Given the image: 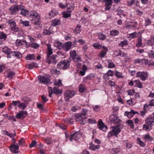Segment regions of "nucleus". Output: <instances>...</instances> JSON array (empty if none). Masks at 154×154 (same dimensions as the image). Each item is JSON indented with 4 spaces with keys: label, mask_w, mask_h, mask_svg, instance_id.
Segmentation results:
<instances>
[{
    "label": "nucleus",
    "mask_w": 154,
    "mask_h": 154,
    "mask_svg": "<svg viewBox=\"0 0 154 154\" xmlns=\"http://www.w3.org/2000/svg\"><path fill=\"white\" fill-rule=\"evenodd\" d=\"M70 62L71 60H62L58 63L57 67L59 69L66 70L69 67Z\"/></svg>",
    "instance_id": "1"
},
{
    "label": "nucleus",
    "mask_w": 154,
    "mask_h": 154,
    "mask_svg": "<svg viewBox=\"0 0 154 154\" xmlns=\"http://www.w3.org/2000/svg\"><path fill=\"white\" fill-rule=\"evenodd\" d=\"M146 123L143 125V129L144 130L149 131L152 129V125L154 123V121L152 120V119L149 118L146 119Z\"/></svg>",
    "instance_id": "2"
},
{
    "label": "nucleus",
    "mask_w": 154,
    "mask_h": 154,
    "mask_svg": "<svg viewBox=\"0 0 154 154\" xmlns=\"http://www.w3.org/2000/svg\"><path fill=\"white\" fill-rule=\"evenodd\" d=\"M51 77L50 75H46L45 76H40L39 78V81L40 82L48 85V84H51Z\"/></svg>",
    "instance_id": "3"
},
{
    "label": "nucleus",
    "mask_w": 154,
    "mask_h": 154,
    "mask_svg": "<svg viewBox=\"0 0 154 154\" xmlns=\"http://www.w3.org/2000/svg\"><path fill=\"white\" fill-rule=\"evenodd\" d=\"M57 56L56 55H53L51 57L48 56V55H47V62L48 63V64L51 63L54 64H55L57 63L58 61L57 59Z\"/></svg>",
    "instance_id": "4"
},
{
    "label": "nucleus",
    "mask_w": 154,
    "mask_h": 154,
    "mask_svg": "<svg viewBox=\"0 0 154 154\" xmlns=\"http://www.w3.org/2000/svg\"><path fill=\"white\" fill-rule=\"evenodd\" d=\"M41 98L42 100V103H39V110L42 112L45 111V109L43 108L44 103L48 101V99L47 98L46 96L44 95H42Z\"/></svg>",
    "instance_id": "5"
},
{
    "label": "nucleus",
    "mask_w": 154,
    "mask_h": 154,
    "mask_svg": "<svg viewBox=\"0 0 154 154\" xmlns=\"http://www.w3.org/2000/svg\"><path fill=\"white\" fill-rule=\"evenodd\" d=\"M20 7H22L21 5H14L11 7L9 8L10 14L11 15L15 14L19 11Z\"/></svg>",
    "instance_id": "6"
},
{
    "label": "nucleus",
    "mask_w": 154,
    "mask_h": 154,
    "mask_svg": "<svg viewBox=\"0 0 154 154\" xmlns=\"http://www.w3.org/2000/svg\"><path fill=\"white\" fill-rule=\"evenodd\" d=\"M75 94V92L72 90L66 91L64 93L65 100L68 101L69 100L68 98H71Z\"/></svg>",
    "instance_id": "7"
},
{
    "label": "nucleus",
    "mask_w": 154,
    "mask_h": 154,
    "mask_svg": "<svg viewBox=\"0 0 154 154\" xmlns=\"http://www.w3.org/2000/svg\"><path fill=\"white\" fill-rule=\"evenodd\" d=\"M8 23L10 24L11 29V30L15 32L19 31V28L16 26V23L14 20H9Z\"/></svg>",
    "instance_id": "8"
},
{
    "label": "nucleus",
    "mask_w": 154,
    "mask_h": 154,
    "mask_svg": "<svg viewBox=\"0 0 154 154\" xmlns=\"http://www.w3.org/2000/svg\"><path fill=\"white\" fill-rule=\"evenodd\" d=\"M110 119L112 123L118 125L121 122V120L119 119V117L117 115L115 114L110 116Z\"/></svg>",
    "instance_id": "9"
},
{
    "label": "nucleus",
    "mask_w": 154,
    "mask_h": 154,
    "mask_svg": "<svg viewBox=\"0 0 154 154\" xmlns=\"http://www.w3.org/2000/svg\"><path fill=\"white\" fill-rule=\"evenodd\" d=\"M10 150L12 152L14 153H19V147L18 145L15 144L11 145L9 146Z\"/></svg>",
    "instance_id": "10"
},
{
    "label": "nucleus",
    "mask_w": 154,
    "mask_h": 154,
    "mask_svg": "<svg viewBox=\"0 0 154 154\" xmlns=\"http://www.w3.org/2000/svg\"><path fill=\"white\" fill-rule=\"evenodd\" d=\"M27 115V112L26 111L22 110L20 111L16 115V117L17 119H23L25 118Z\"/></svg>",
    "instance_id": "11"
},
{
    "label": "nucleus",
    "mask_w": 154,
    "mask_h": 154,
    "mask_svg": "<svg viewBox=\"0 0 154 154\" xmlns=\"http://www.w3.org/2000/svg\"><path fill=\"white\" fill-rule=\"evenodd\" d=\"M88 112V110L85 109H84L80 115H79L76 119V121H82L83 122L84 119H85V116L86 115Z\"/></svg>",
    "instance_id": "12"
},
{
    "label": "nucleus",
    "mask_w": 154,
    "mask_h": 154,
    "mask_svg": "<svg viewBox=\"0 0 154 154\" xmlns=\"http://www.w3.org/2000/svg\"><path fill=\"white\" fill-rule=\"evenodd\" d=\"M30 15L32 17V18L34 19V23L35 24H38V13L35 11H33L30 12Z\"/></svg>",
    "instance_id": "13"
},
{
    "label": "nucleus",
    "mask_w": 154,
    "mask_h": 154,
    "mask_svg": "<svg viewBox=\"0 0 154 154\" xmlns=\"http://www.w3.org/2000/svg\"><path fill=\"white\" fill-rule=\"evenodd\" d=\"M81 135V134L78 132L74 133L70 136V140L72 141L73 140H78Z\"/></svg>",
    "instance_id": "14"
},
{
    "label": "nucleus",
    "mask_w": 154,
    "mask_h": 154,
    "mask_svg": "<svg viewBox=\"0 0 154 154\" xmlns=\"http://www.w3.org/2000/svg\"><path fill=\"white\" fill-rule=\"evenodd\" d=\"M105 2V10L108 11L111 8L110 6L112 4L113 1L112 0H103Z\"/></svg>",
    "instance_id": "15"
},
{
    "label": "nucleus",
    "mask_w": 154,
    "mask_h": 154,
    "mask_svg": "<svg viewBox=\"0 0 154 154\" xmlns=\"http://www.w3.org/2000/svg\"><path fill=\"white\" fill-rule=\"evenodd\" d=\"M98 127L100 129L104 131L107 128L106 126L104 125L101 119H99L98 121Z\"/></svg>",
    "instance_id": "16"
},
{
    "label": "nucleus",
    "mask_w": 154,
    "mask_h": 154,
    "mask_svg": "<svg viewBox=\"0 0 154 154\" xmlns=\"http://www.w3.org/2000/svg\"><path fill=\"white\" fill-rule=\"evenodd\" d=\"M137 112H135L133 110H131L130 112H125V115L127 116L129 118H131L135 114H138Z\"/></svg>",
    "instance_id": "17"
},
{
    "label": "nucleus",
    "mask_w": 154,
    "mask_h": 154,
    "mask_svg": "<svg viewBox=\"0 0 154 154\" xmlns=\"http://www.w3.org/2000/svg\"><path fill=\"white\" fill-rule=\"evenodd\" d=\"M114 75L113 72L110 70L108 71L105 74L103 75V78L105 79H109V76H112Z\"/></svg>",
    "instance_id": "18"
},
{
    "label": "nucleus",
    "mask_w": 154,
    "mask_h": 154,
    "mask_svg": "<svg viewBox=\"0 0 154 154\" xmlns=\"http://www.w3.org/2000/svg\"><path fill=\"white\" fill-rule=\"evenodd\" d=\"M72 42H66L63 46V49L66 51H67L70 50L72 46Z\"/></svg>",
    "instance_id": "19"
},
{
    "label": "nucleus",
    "mask_w": 154,
    "mask_h": 154,
    "mask_svg": "<svg viewBox=\"0 0 154 154\" xmlns=\"http://www.w3.org/2000/svg\"><path fill=\"white\" fill-rule=\"evenodd\" d=\"M2 52L6 54H11L12 51L11 48L8 46L2 47Z\"/></svg>",
    "instance_id": "20"
},
{
    "label": "nucleus",
    "mask_w": 154,
    "mask_h": 154,
    "mask_svg": "<svg viewBox=\"0 0 154 154\" xmlns=\"http://www.w3.org/2000/svg\"><path fill=\"white\" fill-rule=\"evenodd\" d=\"M112 130L114 133V135L117 137L118 134L121 131L120 128H119V127L116 126L112 127Z\"/></svg>",
    "instance_id": "21"
},
{
    "label": "nucleus",
    "mask_w": 154,
    "mask_h": 154,
    "mask_svg": "<svg viewBox=\"0 0 154 154\" xmlns=\"http://www.w3.org/2000/svg\"><path fill=\"white\" fill-rule=\"evenodd\" d=\"M139 2L138 0H131L128 2V5L129 6H131L134 4L137 6H139Z\"/></svg>",
    "instance_id": "22"
},
{
    "label": "nucleus",
    "mask_w": 154,
    "mask_h": 154,
    "mask_svg": "<svg viewBox=\"0 0 154 154\" xmlns=\"http://www.w3.org/2000/svg\"><path fill=\"white\" fill-rule=\"evenodd\" d=\"M53 32V31L52 30V28L50 27L48 29H45L44 30L43 32V34L44 35H49L52 34Z\"/></svg>",
    "instance_id": "23"
},
{
    "label": "nucleus",
    "mask_w": 154,
    "mask_h": 154,
    "mask_svg": "<svg viewBox=\"0 0 154 154\" xmlns=\"http://www.w3.org/2000/svg\"><path fill=\"white\" fill-rule=\"evenodd\" d=\"M21 7L20 8L21 10L20 14L24 16H26L28 14V11L24 9V6L21 5Z\"/></svg>",
    "instance_id": "24"
},
{
    "label": "nucleus",
    "mask_w": 154,
    "mask_h": 154,
    "mask_svg": "<svg viewBox=\"0 0 154 154\" xmlns=\"http://www.w3.org/2000/svg\"><path fill=\"white\" fill-rule=\"evenodd\" d=\"M66 5H67L66 7L67 8V11L69 12H71L74 9V5L72 3H66Z\"/></svg>",
    "instance_id": "25"
},
{
    "label": "nucleus",
    "mask_w": 154,
    "mask_h": 154,
    "mask_svg": "<svg viewBox=\"0 0 154 154\" xmlns=\"http://www.w3.org/2000/svg\"><path fill=\"white\" fill-rule=\"evenodd\" d=\"M61 23L60 20L58 19H54L52 22V25L53 26H56L59 25Z\"/></svg>",
    "instance_id": "26"
},
{
    "label": "nucleus",
    "mask_w": 154,
    "mask_h": 154,
    "mask_svg": "<svg viewBox=\"0 0 154 154\" xmlns=\"http://www.w3.org/2000/svg\"><path fill=\"white\" fill-rule=\"evenodd\" d=\"M15 43L17 46H19L20 45H23L24 44H26V42L25 41L17 39Z\"/></svg>",
    "instance_id": "27"
},
{
    "label": "nucleus",
    "mask_w": 154,
    "mask_h": 154,
    "mask_svg": "<svg viewBox=\"0 0 154 154\" xmlns=\"http://www.w3.org/2000/svg\"><path fill=\"white\" fill-rule=\"evenodd\" d=\"M146 43L149 45H154V35L151 36V39L147 41Z\"/></svg>",
    "instance_id": "28"
},
{
    "label": "nucleus",
    "mask_w": 154,
    "mask_h": 154,
    "mask_svg": "<svg viewBox=\"0 0 154 154\" xmlns=\"http://www.w3.org/2000/svg\"><path fill=\"white\" fill-rule=\"evenodd\" d=\"M11 55L14 56L16 57L20 58L22 57V55L18 51H12L11 53Z\"/></svg>",
    "instance_id": "29"
},
{
    "label": "nucleus",
    "mask_w": 154,
    "mask_h": 154,
    "mask_svg": "<svg viewBox=\"0 0 154 154\" xmlns=\"http://www.w3.org/2000/svg\"><path fill=\"white\" fill-rule=\"evenodd\" d=\"M37 67L38 64L34 62L31 63L27 66V68L30 69H32L33 68H37Z\"/></svg>",
    "instance_id": "30"
},
{
    "label": "nucleus",
    "mask_w": 154,
    "mask_h": 154,
    "mask_svg": "<svg viewBox=\"0 0 154 154\" xmlns=\"http://www.w3.org/2000/svg\"><path fill=\"white\" fill-rule=\"evenodd\" d=\"M53 92L56 95L61 94L62 91L61 90L59 89L58 88L54 87L53 89Z\"/></svg>",
    "instance_id": "31"
},
{
    "label": "nucleus",
    "mask_w": 154,
    "mask_h": 154,
    "mask_svg": "<svg viewBox=\"0 0 154 154\" xmlns=\"http://www.w3.org/2000/svg\"><path fill=\"white\" fill-rule=\"evenodd\" d=\"M134 83L135 84V86L136 87H138L139 88H143V85L140 82L139 80H135L134 81Z\"/></svg>",
    "instance_id": "32"
},
{
    "label": "nucleus",
    "mask_w": 154,
    "mask_h": 154,
    "mask_svg": "<svg viewBox=\"0 0 154 154\" xmlns=\"http://www.w3.org/2000/svg\"><path fill=\"white\" fill-rule=\"evenodd\" d=\"M62 14L63 17L64 18H67L70 17L71 16V12H69L67 11L63 12L62 13Z\"/></svg>",
    "instance_id": "33"
},
{
    "label": "nucleus",
    "mask_w": 154,
    "mask_h": 154,
    "mask_svg": "<svg viewBox=\"0 0 154 154\" xmlns=\"http://www.w3.org/2000/svg\"><path fill=\"white\" fill-rule=\"evenodd\" d=\"M35 56L34 54H29L26 56L25 57V58L26 60H34L35 59Z\"/></svg>",
    "instance_id": "34"
},
{
    "label": "nucleus",
    "mask_w": 154,
    "mask_h": 154,
    "mask_svg": "<svg viewBox=\"0 0 154 154\" xmlns=\"http://www.w3.org/2000/svg\"><path fill=\"white\" fill-rule=\"evenodd\" d=\"M103 50L102 51L100 54V55L102 57H104L106 54V52L108 51V48L105 47H103Z\"/></svg>",
    "instance_id": "35"
},
{
    "label": "nucleus",
    "mask_w": 154,
    "mask_h": 154,
    "mask_svg": "<svg viewBox=\"0 0 154 154\" xmlns=\"http://www.w3.org/2000/svg\"><path fill=\"white\" fill-rule=\"evenodd\" d=\"M86 89V87L83 84H81L79 86V90L80 92L83 93Z\"/></svg>",
    "instance_id": "36"
},
{
    "label": "nucleus",
    "mask_w": 154,
    "mask_h": 154,
    "mask_svg": "<svg viewBox=\"0 0 154 154\" xmlns=\"http://www.w3.org/2000/svg\"><path fill=\"white\" fill-rule=\"evenodd\" d=\"M43 147L42 144H39V152L41 154H45V149L43 148Z\"/></svg>",
    "instance_id": "37"
},
{
    "label": "nucleus",
    "mask_w": 154,
    "mask_h": 154,
    "mask_svg": "<svg viewBox=\"0 0 154 154\" xmlns=\"http://www.w3.org/2000/svg\"><path fill=\"white\" fill-rule=\"evenodd\" d=\"M54 84L55 85H56L59 87H60L62 85L61 80L60 79L58 80L55 79L54 80Z\"/></svg>",
    "instance_id": "38"
},
{
    "label": "nucleus",
    "mask_w": 154,
    "mask_h": 154,
    "mask_svg": "<svg viewBox=\"0 0 154 154\" xmlns=\"http://www.w3.org/2000/svg\"><path fill=\"white\" fill-rule=\"evenodd\" d=\"M47 51H48V55H49L48 56L52 54L53 52L52 49L51 47V45L50 44H48L47 45Z\"/></svg>",
    "instance_id": "39"
},
{
    "label": "nucleus",
    "mask_w": 154,
    "mask_h": 154,
    "mask_svg": "<svg viewBox=\"0 0 154 154\" xmlns=\"http://www.w3.org/2000/svg\"><path fill=\"white\" fill-rule=\"evenodd\" d=\"M144 139L146 140L149 141H151L153 140V138L151 137L149 134H145L144 137Z\"/></svg>",
    "instance_id": "40"
},
{
    "label": "nucleus",
    "mask_w": 154,
    "mask_h": 154,
    "mask_svg": "<svg viewBox=\"0 0 154 154\" xmlns=\"http://www.w3.org/2000/svg\"><path fill=\"white\" fill-rule=\"evenodd\" d=\"M100 146L99 145L95 146L94 145L90 146L89 147V148L92 150L94 151L96 149H99Z\"/></svg>",
    "instance_id": "41"
},
{
    "label": "nucleus",
    "mask_w": 154,
    "mask_h": 154,
    "mask_svg": "<svg viewBox=\"0 0 154 154\" xmlns=\"http://www.w3.org/2000/svg\"><path fill=\"white\" fill-rule=\"evenodd\" d=\"M142 45V37L141 36H140L138 38L137 43L136 44V46L137 47H140Z\"/></svg>",
    "instance_id": "42"
},
{
    "label": "nucleus",
    "mask_w": 154,
    "mask_h": 154,
    "mask_svg": "<svg viewBox=\"0 0 154 154\" xmlns=\"http://www.w3.org/2000/svg\"><path fill=\"white\" fill-rule=\"evenodd\" d=\"M115 75L118 78H123L124 77V76L122 75L121 73L117 71L115 73Z\"/></svg>",
    "instance_id": "43"
},
{
    "label": "nucleus",
    "mask_w": 154,
    "mask_h": 154,
    "mask_svg": "<svg viewBox=\"0 0 154 154\" xmlns=\"http://www.w3.org/2000/svg\"><path fill=\"white\" fill-rule=\"evenodd\" d=\"M119 33V32L116 30H112L110 31V35L112 36H115L117 35Z\"/></svg>",
    "instance_id": "44"
},
{
    "label": "nucleus",
    "mask_w": 154,
    "mask_h": 154,
    "mask_svg": "<svg viewBox=\"0 0 154 154\" xmlns=\"http://www.w3.org/2000/svg\"><path fill=\"white\" fill-rule=\"evenodd\" d=\"M97 35L99 38L100 40H103L105 39L106 37L105 35L101 33H99L97 34Z\"/></svg>",
    "instance_id": "45"
},
{
    "label": "nucleus",
    "mask_w": 154,
    "mask_h": 154,
    "mask_svg": "<svg viewBox=\"0 0 154 154\" xmlns=\"http://www.w3.org/2000/svg\"><path fill=\"white\" fill-rule=\"evenodd\" d=\"M57 14V12L55 10H52L49 13V15L51 17H54Z\"/></svg>",
    "instance_id": "46"
},
{
    "label": "nucleus",
    "mask_w": 154,
    "mask_h": 154,
    "mask_svg": "<svg viewBox=\"0 0 154 154\" xmlns=\"http://www.w3.org/2000/svg\"><path fill=\"white\" fill-rule=\"evenodd\" d=\"M7 37V35L3 32H0V39L6 40Z\"/></svg>",
    "instance_id": "47"
},
{
    "label": "nucleus",
    "mask_w": 154,
    "mask_h": 154,
    "mask_svg": "<svg viewBox=\"0 0 154 154\" xmlns=\"http://www.w3.org/2000/svg\"><path fill=\"white\" fill-rule=\"evenodd\" d=\"M54 45V47L59 48H60L62 47L61 43L58 41H56Z\"/></svg>",
    "instance_id": "48"
},
{
    "label": "nucleus",
    "mask_w": 154,
    "mask_h": 154,
    "mask_svg": "<svg viewBox=\"0 0 154 154\" xmlns=\"http://www.w3.org/2000/svg\"><path fill=\"white\" fill-rule=\"evenodd\" d=\"M81 26L78 25L75 28V30L74 32L75 34L79 33L81 31Z\"/></svg>",
    "instance_id": "49"
},
{
    "label": "nucleus",
    "mask_w": 154,
    "mask_h": 154,
    "mask_svg": "<svg viewBox=\"0 0 154 154\" xmlns=\"http://www.w3.org/2000/svg\"><path fill=\"white\" fill-rule=\"evenodd\" d=\"M137 141L138 144L141 146H145V143L142 141H141L140 138H138L137 139Z\"/></svg>",
    "instance_id": "50"
},
{
    "label": "nucleus",
    "mask_w": 154,
    "mask_h": 154,
    "mask_svg": "<svg viewBox=\"0 0 154 154\" xmlns=\"http://www.w3.org/2000/svg\"><path fill=\"white\" fill-rule=\"evenodd\" d=\"M128 44V42L127 41L124 40L121 42L119 44V46L121 47H123L125 45H127Z\"/></svg>",
    "instance_id": "51"
},
{
    "label": "nucleus",
    "mask_w": 154,
    "mask_h": 154,
    "mask_svg": "<svg viewBox=\"0 0 154 154\" xmlns=\"http://www.w3.org/2000/svg\"><path fill=\"white\" fill-rule=\"evenodd\" d=\"M126 123L130 125L132 128L133 129L134 127V123L132 120H128L126 122Z\"/></svg>",
    "instance_id": "52"
},
{
    "label": "nucleus",
    "mask_w": 154,
    "mask_h": 154,
    "mask_svg": "<svg viewBox=\"0 0 154 154\" xmlns=\"http://www.w3.org/2000/svg\"><path fill=\"white\" fill-rule=\"evenodd\" d=\"M18 106L19 108H21L23 109H24L26 108V106L24 103H20Z\"/></svg>",
    "instance_id": "53"
},
{
    "label": "nucleus",
    "mask_w": 154,
    "mask_h": 154,
    "mask_svg": "<svg viewBox=\"0 0 154 154\" xmlns=\"http://www.w3.org/2000/svg\"><path fill=\"white\" fill-rule=\"evenodd\" d=\"M70 56L73 59L76 56V52L75 50L71 51L70 52Z\"/></svg>",
    "instance_id": "54"
},
{
    "label": "nucleus",
    "mask_w": 154,
    "mask_h": 154,
    "mask_svg": "<svg viewBox=\"0 0 154 154\" xmlns=\"http://www.w3.org/2000/svg\"><path fill=\"white\" fill-rule=\"evenodd\" d=\"M20 23L25 26H28L29 24V23L28 21H23L22 20H20Z\"/></svg>",
    "instance_id": "55"
},
{
    "label": "nucleus",
    "mask_w": 154,
    "mask_h": 154,
    "mask_svg": "<svg viewBox=\"0 0 154 154\" xmlns=\"http://www.w3.org/2000/svg\"><path fill=\"white\" fill-rule=\"evenodd\" d=\"M115 56L117 57L119 55L122 56V52L120 50H117L115 51L114 53Z\"/></svg>",
    "instance_id": "56"
},
{
    "label": "nucleus",
    "mask_w": 154,
    "mask_h": 154,
    "mask_svg": "<svg viewBox=\"0 0 154 154\" xmlns=\"http://www.w3.org/2000/svg\"><path fill=\"white\" fill-rule=\"evenodd\" d=\"M119 151L120 150L119 148H116L113 149L111 151V153L112 154H116L119 152Z\"/></svg>",
    "instance_id": "57"
},
{
    "label": "nucleus",
    "mask_w": 154,
    "mask_h": 154,
    "mask_svg": "<svg viewBox=\"0 0 154 154\" xmlns=\"http://www.w3.org/2000/svg\"><path fill=\"white\" fill-rule=\"evenodd\" d=\"M37 142L35 140H33L31 143L29 145V146L30 148L35 147L36 145Z\"/></svg>",
    "instance_id": "58"
},
{
    "label": "nucleus",
    "mask_w": 154,
    "mask_h": 154,
    "mask_svg": "<svg viewBox=\"0 0 154 154\" xmlns=\"http://www.w3.org/2000/svg\"><path fill=\"white\" fill-rule=\"evenodd\" d=\"M48 91H49V96L51 97L52 95L53 94V89L52 87H48Z\"/></svg>",
    "instance_id": "59"
},
{
    "label": "nucleus",
    "mask_w": 154,
    "mask_h": 154,
    "mask_svg": "<svg viewBox=\"0 0 154 154\" xmlns=\"http://www.w3.org/2000/svg\"><path fill=\"white\" fill-rule=\"evenodd\" d=\"M15 74V73L14 72H10L8 73L7 77L11 79L13 77V76Z\"/></svg>",
    "instance_id": "60"
},
{
    "label": "nucleus",
    "mask_w": 154,
    "mask_h": 154,
    "mask_svg": "<svg viewBox=\"0 0 154 154\" xmlns=\"http://www.w3.org/2000/svg\"><path fill=\"white\" fill-rule=\"evenodd\" d=\"M151 23V20L149 18L146 20L145 22V26H147Z\"/></svg>",
    "instance_id": "61"
},
{
    "label": "nucleus",
    "mask_w": 154,
    "mask_h": 154,
    "mask_svg": "<svg viewBox=\"0 0 154 154\" xmlns=\"http://www.w3.org/2000/svg\"><path fill=\"white\" fill-rule=\"evenodd\" d=\"M20 102V101H12L11 104L14 106H16L17 105H18Z\"/></svg>",
    "instance_id": "62"
},
{
    "label": "nucleus",
    "mask_w": 154,
    "mask_h": 154,
    "mask_svg": "<svg viewBox=\"0 0 154 154\" xmlns=\"http://www.w3.org/2000/svg\"><path fill=\"white\" fill-rule=\"evenodd\" d=\"M25 143V140L22 138L18 141V144L19 145H22Z\"/></svg>",
    "instance_id": "63"
},
{
    "label": "nucleus",
    "mask_w": 154,
    "mask_h": 154,
    "mask_svg": "<svg viewBox=\"0 0 154 154\" xmlns=\"http://www.w3.org/2000/svg\"><path fill=\"white\" fill-rule=\"evenodd\" d=\"M148 53L149 57L152 58H154V53L153 51H149Z\"/></svg>",
    "instance_id": "64"
}]
</instances>
